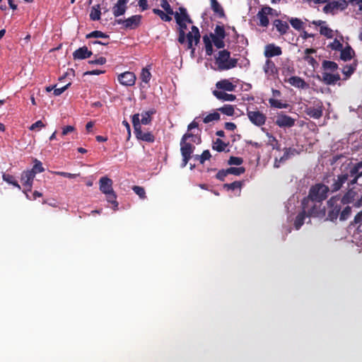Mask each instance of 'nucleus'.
Segmentation results:
<instances>
[{"mask_svg":"<svg viewBox=\"0 0 362 362\" xmlns=\"http://www.w3.org/2000/svg\"><path fill=\"white\" fill-rule=\"evenodd\" d=\"M351 211L352 208L350 205H345L337 195L333 196L327 202L325 220L335 222L339 218V221H344L350 217Z\"/></svg>","mask_w":362,"mask_h":362,"instance_id":"f257e3e1","label":"nucleus"},{"mask_svg":"<svg viewBox=\"0 0 362 362\" xmlns=\"http://www.w3.org/2000/svg\"><path fill=\"white\" fill-rule=\"evenodd\" d=\"M303 210L307 216L323 218L326 216L325 207H322V203L306 197L302 200Z\"/></svg>","mask_w":362,"mask_h":362,"instance_id":"f03ea898","label":"nucleus"},{"mask_svg":"<svg viewBox=\"0 0 362 362\" xmlns=\"http://www.w3.org/2000/svg\"><path fill=\"white\" fill-rule=\"evenodd\" d=\"M100 190L106 195V199L109 203L113 205L115 211L118 209V202L117 201V195L112 188V180L105 176L102 177L99 180Z\"/></svg>","mask_w":362,"mask_h":362,"instance_id":"7ed1b4c3","label":"nucleus"},{"mask_svg":"<svg viewBox=\"0 0 362 362\" xmlns=\"http://www.w3.org/2000/svg\"><path fill=\"white\" fill-rule=\"evenodd\" d=\"M139 114L136 113L132 116V122L134 129V134L138 140L146 141L148 143H153L155 141V136L151 132H144L140 125Z\"/></svg>","mask_w":362,"mask_h":362,"instance_id":"20e7f679","label":"nucleus"},{"mask_svg":"<svg viewBox=\"0 0 362 362\" xmlns=\"http://www.w3.org/2000/svg\"><path fill=\"white\" fill-rule=\"evenodd\" d=\"M238 59L230 58V53L226 49L218 52L216 58V64L220 70H228L235 68L238 64Z\"/></svg>","mask_w":362,"mask_h":362,"instance_id":"39448f33","label":"nucleus"},{"mask_svg":"<svg viewBox=\"0 0 362 362\" xmlns=\"http://www.w3.org/2000/svg\"><path fill=\"white\" fill-rule=\"evenodd\" d=\"M329 192L328 186L318 183L310 187L308 197L322 203V201L327 199Z\"/></svg>","mask_w":362,"mask_h":362,"instance_id":"423d86ee","label":"nucleus"},{"mask_svg":"<svg viewBox=\"0 0 362 362\" xmlns=\"http://www.w3.org/2000/svg\"><path fill=\"white\" fill-rule=\"evenodd\" d=\"M343 173L347 175L348 180L351 178L348 182L349 187L356 184L358 178L362 177V160L354 164H349L347 171Z\"/></svg>","mask_w":362,"mask_h":362,"instance_id":"0eeeda50","label":"nucleus"},{"mask_svg":"<svg viewBox=\"0 0 362 362\" xmlns=\"http://www.w3.org/2000/svg\"><path fill=\"white\" fill-rule=\"evenodd\" d=\"M345 205L353 204L356 207L362 206V196L359 197L358 192L353 188L349 189L342 196L337 195Z\"/></svg>","mask_w":362,"mask_h":362,"instance_id":"6e6552de","label":"nucleus"},{"mask_svg":"<svg viewBox=\"0 0 362 362\" xmlns=\"http://www.w3.org/2000/svg\"><path fill=\"white\" fill-rule=\"evenodd\" d=\"M224 38H219L216 37H210L207 35L203 36V42L205 45L206 54L211 56L214 52L212 43L218 49H221L225 47Z\"/></svg>","mask_w":362,"mask_h":362,"instance_id":"1a4fd4ad","label":"nucleus"},{"mask_svg":"<svg viewBox=\"0 0 362 362\" xmlns=\"http://www.w3.org/2000/svg\"><path fill=\"white\" fill-rule=\"evenodd\" d=\"M276 11L269 6H263L257 13V18L259 20L258 25L262 28H267L269 24L268 16H273Z\"/></svg>","mask_w":362,"mask_h":362,"instance_id":"9d476101","label":"nucleus"},{"mask_svg":"<svg viewBox=\"0 0 362 362\" xmlns=\"http://www.w3.org/2000/svg\"><path fill=\"white\" fill-rule=\"evenodd\" d=\"M195 146L190 142L181 139L180 141V152L182 156V167L184 168L187 165V163L192 158V154L194 152Z\"/></svg>","mask_w":362,"mask_h":362,"instance_id":"9b49d317","label":"nucleus"},{"mask_svg":"<svg viewBox=\"0 0 362 362\" xmlns=\"http://www.w3.org/2000/svg\"><path fill=\"white\" fill-rule=\"evenodd\" d=\"M323 103L320 100L313 102V106H307L305 109V113L313 119H320L323 114Z\"/></svg>","mask_w":362,"mask_h":362,"instance_id":"f8f14e48","label":"nucleus"},{"mask_svg":"<svg viewBox=\"0 0 362 362\" xmlns=\"http://www.w3.org/2000/svg\"><path fill=\"white\" fill-rule=\"evenodd\" d=\"M348 2L346 0H334L327 3L323 8L325 13L334 14L337 10L344 11L348 7Z\"/></svg>","mask_w":362,"mask_h":362,"instance_id":"ddd939ff","label":"nucleus"},{"mask_svg":"<svg viewBox=\"0 0 362 362\" xmlns=\"http://www.w3.org/2000/svg\"><path fill=\"white\" fill-rule=\"evenodd\" d=\"M247 115L250 121L256 126L260 127L265 124L267 117L259 110H247Z\"/></svg>","mask_w":362,"mask_h":362,"instance_id":"4468645a","label":"nucleus"},{"mask_svg":"<svg viewBox=\"0 0 362 362\" xmlns=\"http://www.w3.org/2000/svg\"><path fill=\"white\" fill-rule=\"evenodd\" d=\"M117 79L119 82L124 86H132L136 82V75L132 71H125L120 74Z\"/></svg>","mask_w":362,"mask_h":362,"instance_id":"2eb2a0df","label":"nucleus"},{"mask_svg":"<svg viewBox=\"0 0 362 362\" xmlns=\"http://www.w3.org/2000/svg\"><path fill=\"white\" fill-rule=\"evenodd\" d=\"M175 18L179 25L177 41L180 44H184L185 42V30L187 29L186 23L181 18L178 12L175 13Z\"/></svg>","mask_w":362,"mask_h":362,"instance_id":"dca6fc26","label":"nucleus"},{"mask_svg":"<svg viewBox=\"0 0 362 362\" xmlns=\"http://www.w3.org/2000/svg\"><path fill=\"white\" fill-rule=\"evenodd\" d=\"M348 181L347 175H344V173L338 175L337 177L333 179V183L330 185L329 191L332 192H336L339 191L343 186V185Z\"/></svg>","mask_w":362,"mask_h":362,"instance_id":"f3484780","label":"nucleus"},{"mask_svg":"<svg viewBox=\"0 0 362 362\" xmlns=\"http://www.w3.org/2000/svg\"><path fill=\"white\" fill-rule=\"evenodd\" d=\"M275 123L280 127H291L295 124V119L288 115L280 114L276 117Z\"/></svg>","mask_w":362,"mask_h":362,"instance_id":"a211bd4d","label":"nucleus"},{"mask_svg":"<svg viewBox=\"0 0 362 362\" xmlns=\"http://www.w3.org/2000/svg\"><path fill=\"white\" fill-rule=\"evenodd\" d=\"M263 70L268 78H275L278 75V69L274 62L267 59L263 66Z\"/></svg>","mask_w":362,"mask_h":362,"instance_id":"6ab92c4d","label":"nucleus"},{"mask_svg":"<svg viewBox=\"0 0 362 362\" xmlns=\"http://www.w3.org/2000/svg\"><path fill=\"white\" fill-rule=\"evenodd\" d=\"M281 54V48L275 45L274 44H268L265 46L264 55L268 59L276 56H280Z\"/></svg>","mask_w":362,"mask_h":362,"instance_id":"aec40b11","label":"nucleus"},{"mask_svg":"<svg viewBox=\"0 0 362 362\" xmlns=\"http://www.w3.org/2000/svg\"><path fill=\"white\" fill-rule=\"evenodd\" d=\"M191 29L192 31L187 34L185 33V40L187 39V42H194V46H196L200 41L201 35L199 30L195 25H192Z\"/></svg>","mask_w":362,"mask_h":362,"instance_id":"412c9836","label":"nucleus"},{"mask_svg":"<svg viewBox=\"0 0 362 362\" xmlns=\"http://www.w3.org/2000/svg\"><path fill=\"white\" fill-rule=\"evenodd\" d=\"M322 81L326 85H334L337 81L341 79L340 75L337 74H332L325 71L322 74Z\"/></svg>","mask_w":362,"mask_h":362,"instance_id":"4be33fe9","label":"nucleus"},{"mask_svg":"<svg viewBox=\"0 0 362 362\" xmlns=\"http://www.w3.org/2000/svg\"><path fill=\"white\" fill-rule=\"evenodd\" d=\"M141 15H134L124 20L125 29L134 30L137 28L141 21Z\"/></svg>","mask_w":362,"mask_h":362,"instance_id":"5701e85b","label":"nucleus"},{"mask_svg":"<svg viewBox=\"0 0 362 362\" xmlns=\"http://www.w3.org/2000/svg\"><path fill=\"white\" fill-rule=\"evenodd\" d=\"M127 0H118L112 7V13L115 17H119L125 13L127 10Z\"/></svg>","mask_w":362,"mask_h":362,"instance_id":"b1692460","label":"nucleus"},{"mask_svg":"<svg viewBox=\"0 0 362 362\" xmlns=\"http://www.w3.org/2000/svg\"><path fill=\"white\" fill-rule=\"evenodd\" d=\"M93 52L88 50L86 46L79 47L73 53L74 59H85L91 57Z\"/></svg>","mask_w":362,"mask_h":362,"instance_id":"393cba45","label":"nucleus"},{"mask_svg":"<svg viewBox=\"0 0 362 362\" xmlns=\"http://www.w3.org/2000/svg\"><path fill=\"white\" fill-rule=\"evenodd\" d=\"M272 24L280 35H286L290 29L288 23L281 19H275L273 21Z\"/></svg>","mask_w":362,"mask_h":362,"instance_id":"a878e982","label":"nucleus"},{"mask_svg":"<svg viewBox=\"0 0 362 362\" xmlns=\"http://www.w3.org/2000/svg\"><path fill=\"white\" fill-rule=\"evenodd\" d=\"M35 175L33 171L30 170H25L21 174V182L23 186H33V182Z\"/></svg>","mask_w":362,"mask_h":362,"instance_id":"bb28decb","label":"nucleus"},{"mask_svg":"<svg viewBox=\"0 0 362 362\" xmlns=\"http://www.w3.org/2000/svg\"><path fill=\"white\" fill-rule=\"evenodd\" d=\"M216 87L223 91H234L236 86L232 83L228 79H223L216 83Z\"/></svg>","mask_w":362,"mask_h":362,"instance_id":"cd10ccee","label":"nucleus"},{"mask_svg":"<svg viewBox=\"0 0 362 362\" xmlns=\"http://www.w3.org/2000/svg\"><path fill=\"white\" fill-rule=\"evenodd\" d=\"M288 82L293 86L301 89L308 88V84L299 76H291L288 79Z\"/></svg>","mask_w":362,"mask_h":362,"instance_id":"c85d7f7f","label":"nucleus"},{"mask_svg":"<svg viewBox=\"0 0 362 362\" xmlns=\"http://www.w3.org/2000/svg\"><path fill=\"white\" fill-rule=\"evenodd\" d=\"M214 95L218 100L223 101H234L236 96L233 94H229L222 90H215L213 91Z\"/></svg>","mask_w":362,"mask_h":362,"instance_id":"c756f323","label":"nucleus"},{"mask_svg":"<svg viewBox=\"0 0 362 362\" xmlns=\"http://www.w3.org/2000/svg\"><path fill=\"white\" fill-rule=\"evenodd\" d=\"M156 112V110L152 108L148 111L143 112L141 115V119H139L140 125H148L151 123L152 116Z\"/></svg>","mask_w":362,"mask_h":362,"instance_id":"7c9ffc66","label":"nucleus"},{"mask_svg":"<svg viewBox=\"0 0 362 362\" xmlns=\"http://www.w3.org/2000/svg\"><path fill=\"white\" fill-rule=\"evenodd\" d=\"M211 8L214 13L217 14L220 18L225 16V12L223 7L217 0H210Z\"/></svg>","mask_w":362,"mask_h":362,"instance_id":"2f4dec72","label":"nucleus"},{"mask_svg":"<svg viewBox=\"0 0 362 362\" xmlns=\"http://www.w3.org/2000/svg\"><path fill=\"white\" fill-rule=\"evenodd\" d=\"M340 51V58L344 62L350 60L352 58V54L354 53L353 49L349 45L344 49L342 48Z\"/></svg>","mask_w":362,"mask_h":362,"instance_id":"473e14b6","label":"nucleus"},{"mask_svg":"<svg viewBox=\"0 0 362 362\" xmlns=\"http://www.w3.org/2000/svg\"><path fill=\"white\" fill-rule=\"evenodd\" d=\"M323 69L327 71L334 72L338 69V64L332 61L324 60L322 64Z\"/></svg>","mask_w":362,"mask_h":362,"instance_id":"72a5a7b5","label":"nucleus"},{"mask_svg":"<svg viewBox=\"0 0 362 362\" xmlns=\"http://www.w3.org/2000/svg\"><path fill=\"white\" fill-rule=\"evenodd\" d=\"M100 4L95 5L91 8L90 13V19L92 21H99L100 19Z\"/></svg>","mask_w":362,"mask_h":362,"instance_id":"f704fd0d","label":"nucleus"},{"mask_svg":"<svg viewBox=\"0 0 362 362\" xmlns=\"http://www.w3.org/2000/svg\"><path fill=\"white\" fill-rule=\"evenodd\" d=\"M284 153L283 156H281L280 158V160H279L280 162H284V161L288 160V158H290L291 156H295L296 154L298 153V151L296 148H291V147L285 148L284 149Z\"/></svg>","mask_w":362,"mask_h":362,"instance_id":"c9c22d12","label":"nucleus"},{"mask_svg":"<svg viewBox=\"0 0 362 362\" xmlns=\"http://www.w3.org/2000/svg\"><path fill=\"white\" fill-rule=\"evenodd\" d=\"M305 216H307V214L303 210L296 216L294 221V226L296 230H299L303 225Z\"/></svg>","mask_w":362,"mask_h":362,"instance_id":"e433bc0d","label":"nucleus"},{"mask_svg":"<svg viewBox=\"0 0 362 362\" xmlns=\"http://www.w3.org/2000/svg\"><path fill=\"white\" fill-rule=\"evenodd\" d=\"M243 185V181H235L232 183H226L223 185V188L226 190H235L239 189L240 192V189Z\"/></svg>","mask_w":362,"mask_h":362,"instance_id":"4c0bfd02","label":"nucleus"},{"mask_svg":"<svg viewBox=\"0 0 362 362\" xmlns=\"http://www.w3.org/2000/svg\"><path fill=\"white\" fill-rule=\"evenodd\" d=\"M210 37H216L219 38H225L226 36L224 27L223 25H217L214 30V33H211L209 35Z\"/></svg>","mask_w":362,"mask_h":362,"instance_id":"58836bf2","label":"nucleus"},{"mask_svg":"<svg viewBox=\"0 0 362 362\" xmlns=\"http://www.w3.org/2000/svg\"><path fill=\"white\" fill-rule=\"evenodd\" d=\"M227 146L228 144L223 141L221 139H216V141H214L212 148L218 152H222Z\"/></svg>","mask_w":362,"mask_h":362,"instance_id":"ea45409f","label":"nucleus"},{"mask_svg":"<svg viewBox=\"0 0 362 362\" xmlns=\"http://www.w3.org/2000/svg\"><path fill=\"white\" fill-rule=\"evenodd\" d=\"M2 178L4 181L21 189V187L20 185L18 183V182L16 180L15 177L12 175L4 173L2 175Z\"/></svg>","mask_w":362,"mask_h":362,"instance_id":"a19ab883","label":"nucleus"},{"mask_svg":"<svg viewBox=\"0 0 362 362\" xmlns=\"http://www.w3.org/2000/svg\"><path fill=\"white\" fill-rule=\"evenodd\" d=\"M221 113L227 116H233L235 114V109L232 105H224L223 107L218 109Z\"/></svg>","mask_w":362,"mask_h":362,"instance_id":"79ce46f5","label":"nucleus"},{"mask_svg":"<svg viewBox=\"0 0 362 362\" xmlns=\"http://www.w3.org/2000/svg\"><path fill=\"white\" fill-rule=\"evenodd\" d=\"M153 13L158 15L160 19L165 22H170L172 20V18L170 17L171 15H168L166 12L165 13L160 9L153 8Z\"/></svg>","mask_w":362,"mask_h":362,"instance_id":"37998d69","label":"nucleus"},{"mask_svg":"<svg viewBox=\"0 0 362 362\" xmlns=\"http://www.w3.org/2000/svg\"><path fill=\"white\" fill-rule=\"evenodd\" d=\"M356 69V63L345 66L342 70V73L346 76L345 79L349 78L354 73Z\"/></svg>","mask_w":362,"mask_h":362,"instance_id":"c03bdc74","label":"nucleus"},{"mask_svg":"<svg viewBox=\"0 0 362 362\" xmlns=\"http://www.w3.org/2000/svg\"><path fill=\"white\" fill-rule=\"evenodd\" d=\"M86 37L87 39L95 37V38H105V39H109V35H107L105 33H103L100 30H94L88 34L86 35Z\"/></svg>","mask_w":362,"mask_h":362,"instance_id":"a18cd8bd","label":"nucleus"},{"mask_svg":"<svg viewBox=\"0 0 362 362\" xmlns=\"http://www.w3.org/2000/svg\"><path fill=\"white\" fill-rule=\"evenodd\" d=\"M220 114L214 112L213 113H210L207 115L205 117L203 118V122L205 124H208L213 121H218L220 119Z\"/></svg>","mask_w":362,"mask_h":362,"instance_id":"49530a36","label":"nucleus"},{"mask_svg":"<svg viewBox=\"0 0 362 362\" xmlns=\"http://www.w3.org/2000/svg\"><path fill=\"white\" fill-rule=\"evenodd\" d=\"M226 172L228 175H240L245 172V168L244 167H230L226 169Z\"/></svg>","mask_w":362,"mask_h":362,"instance_id":"de8ad7c7","label":"nucleus"},{"mask_svg":"<svg viewBox=\"0 0 362 362\" xmlns=\"http://www.w3.org/2000/svg\"><path fill=\"white\" fill-rule=\"evenodd\" d=\"M289 22L294 29L297 30H300L303 29V22L300 19L298 18H291L289 19Z\"/></svg>","mask_w":362,"mask_h":362,"instance_id":"09e8293b","label":"nucleus"},{"mask_svg":"<svg viewBox=\"0 0 362 362\" xmlns=\"http://www.w3.org/2000/svg\"><path fill=\"white\" fill-rule=\"evenodd\" d=\"M30 170L33 171L34 173V175H35L37 173L44 172L45 168L42 166V162L35 158L34 160V165L33 168L30 169Z\"/></svg>","mask_w":362,"mask_h":362,"instance_id":"8fccbe9b","label":"nucleus"},{"mask_svg":"<svg viewBox=\"0 0 362 362\" xmlns=\"http://www.w3.org/2000/svg\"><path fill=\"white\" fill-rule=\"evenodd\" d=\"M151 78V74L148 69L147 68H143L141 70L140 78L142 81V82L145 83H148Z\"/></svg>","mask_w":362,"mask_h":362,"instance_id":"3c124183","label":"nucleus"},{"mask_svg":"<svg viewBox=\"0 0 362 362\" xmlns=\"http://www.w3.org/2000/svg\"><path fill=\"white\" fill-rule=\"evenodd\" d=\"M269 103L270 104L271 107L281 109V108H287L288 105L287 103H283L280 100L274 99V98H270L269 100Z\"/></svg>","mask_w":362,"mask_h":362,"instance_id":"603ef678","label":"nucleus"},{"mask_svg":"<svg viewBox=\"0 0 362 362\" xmlns=\"http://www.w3.org/2000/svg\"><path fill=\"white\" fill-rule=\"evenodd\" d=\"M191 139V141L194 143L199 144L201 142V137L197 135L193 134L192 133L187 132L185 133L181 139H184V141H187L188 139Z\"/></svg>","mask_w":362,"mask_h":362,"instance_id":"864d4df0","label":"nucleus"},{"mask_svg":"<svg viewBox=\"0 0 362 362\" xmlns=\"http://www.w3.org/2000/svg\"><path fill=\"white\" fill-rule=\"evenodd\" d=\"M211 157V156L209 151L205 150L200 156L196 155L195 159L198 160L201 164H203L206 160H209Z\"/></svg>","mask_w":362,"mask_h":362,"instance_id":"5fc2aeb1","label":"nucleus"},{"mask_svg":"<svg viewBox=\"0 0 362 362\" xmlns=\"http://www.w3.org/2000/svg\"><path fill=\"white\" fill-rule=\"evenodd\" d=\"M132 190L139 197L140 199H144L146 198V191L143 187L135 185L132 187Z\"/></svg>","mask_w":362,"mask_h":362,"instance_id":"6e6d98bb","label":"nucleus"},{"mask_svg":"<svg viewBox=\"0 0 362 362\" xmlns=\"http://www.w3.org/2000/svg\"><path fill=\"white\" fill-rule=\"evenodd\" d=\"M320 33L327 38L333 37V30L327 26H321Z\"/></svg>","mask_w":362,"mask_h":362,"instance_id":"4d7b16f0","label":"nucleus"},{"mask_svg":"<svg viewBox=\"0 0 362 362\" xmlns=\"http://www.w3.org/2000/svg\"><path fill=\"white\" fill-rule=\"evenodd\" d=\"M160 6L164 9V11L168 14V15H174L175 13L171 8L170 5L169 4L168 0H162L160 3Z\"/></svg>","mask_w":362,"mask_h":362,"instance_id":"13d9d810","label":"nucleus"},{"mask_svg":"<svg viewBox=\"0 0 362 362\" xmlns=\"http://www.w3.org/2000/svg\"><path fill=\"white\" fill-rule=\"evenodd\" d=\"M51 173L52 174L60 175V176H62V177H68V178H70V179H74V178L77 177L79 175V174H72V173H70L61 172V171H52Z\"/></svg>","mask_w":362,"mask_h":362,"instance_id":"bf43d9fd","label":"nucleus"},{"mask_svg":"<svg viewBox=\"0 0 362 362\" xmlns=\"http://www.w3.org/2000/svg\"><path fill=\"white\" fill-rule=\"evenodd\" d=\"M243 163V159L240 157L230 156L228 160L230 165H240Z\"/></svg>","mask_w":362,"mask_h":362,"instance_id":"052dcab7","label":"nucleus"},{"mask_svg":"<svg viewBox=\"0 0 362 362\" xmlns=\"http://www.w3.org/2000/svg\"><path fill=\"white\" fill-rule=\"evenodd\" d=\"M267 136H269V144L271 145L274 149L279 151L280 145L276 139L269 134H267Z\"/></svg>","mask_w":362,"mask_h":362,"instance_id":"680f3d73","label":"nucleus"},{"mask_svg":"<svg viewBox=\"0 0 362 362\" xmlns=\"http://www.w3.org/2000/svg\"><path fill=\"white\" fill-rule=\"evenodd\" d=\"M329 47L333 50L340 51L343 47V45L336 38L332 43H330Z\"/></svg>","mask_w":362,"mask_h":362,"instance_id":"e2e57ef3","label":"nucleus"},{"mask_svg":"<svg viewBox=\"0 0 362 362\" xmlns=\"http://www.w3.org/2000/svg\"><path fill=\"white\" fill-rule=\"evenodd\" d=\"M71 83H68L66 85H65L64 86L62 87V88H54V95L55 96H59L61 94H62L66 89L69 88V87L71 86Z\"/></svg>","mask_w":362,"mask_h":362,"instance_id":"0e129e2a","label":"nucleus"},{"mask_svg":"<svg viewBox=\"0 0 362 362\" xmlns=\"http://www.w3.org/2000/svg\"><path fill=\"white\" fill-rule=\"evenodd\" d=\"M228 175V173L226 172V169L220 170L217 174L216 175V178L220 181H224L225 177Z\"/></svg>","mask_w":362,"mask_h":362,"instance_id":"69168bd1","label":"nucleus"},{"mask_svg":"<svg viewBox=\"0 0 362 362\" xmlns=\"http://www.w3.org/2000/svg\"><path fill=\"white\" fill-rule=\"evenodd\" d=\"M45 127V124L41 120H38V121L35 122V123H33L30 126V130H35V129L39 130Z\"/></svg>","mask_w":362,"mask_h":362,"instance_id":"338daca9","label":"nucleus"},{"mask_svg":"<svg viewBox=\"0 0 362 362\" xmlns=\"http://www.w3.org/2000/svg\"><path fill=\"white\" fill-rule=\"evenodd\" d=\"M362 223V210L358 212L354 217L351 224H360Z\"/></svg>","mask_w":362,"mask_h":362,"instance_id":"774afa93","label":"nucleus"}]
</instances>
